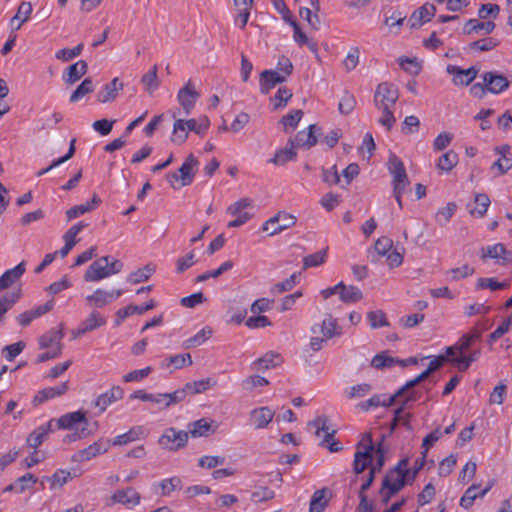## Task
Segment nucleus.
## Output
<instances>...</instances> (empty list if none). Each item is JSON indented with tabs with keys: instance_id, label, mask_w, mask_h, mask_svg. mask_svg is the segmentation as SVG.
Wrapping results in <instances>:
<instances>
[{
	"instance_id": "obj_1",
	"label": "nucleus",
	"mask_w": 512,
	"mask_h": 512,
	"mask_svg": "<svg viewBox=\"0 0 512 512\" xmlns=\"http://www.w3.org/2000/svg\"><path fill=\"white\" fill-rule=\"evenodd\" d=\"M188 441V432L177 430L174 427L167 428L159 438V445L169 451H177L186 446Z\"/></svg>"
},
{
	"instance_id": "obj_2",
	"label": "nucleus",
	"mask_w": 512,
	"mask_h": 512,
	"mask_svg": "<svg viewBox=\"0 0 512 512\" xmlns=\"http://www.w3.org/2000/svg\"><path fill=\"white\" fill-rule=\"evenodd\" d=\"M250 207H252V200L249 198H242L231 204L227 208V214L235 216L236 218L230 221L227 226L229 228H237L249 221L253 216V214L247 211Z\"/></svg>"
},
{
	"instance_id": "obj_3",
	"label": "nucleus",
	"mask_w": 512,
	"mask_h": 512,
	"mask_svg": "<svg viewBox=\"0 0 512 512\" xmlns=\"http://www.w3.org/2000/svg\"><path fill=\"white\" fill-rule=\"evenodd\" d=\"M399 98L398 88L388 82L378 84L374 94V105L378 107H394Z\"/></svg>"
},
{
	"instance_id": "obj_4",
	"label": "nucleus",
	"mask_w": 512,
	"mask_h": 512,
	"mask_svg": "<svg viewBox=\"0 0 512 512\" xmlns=\"http://www.w3.org/2000/svg\"><path fill=\"white\" fill-rule=\"evenodd\" d=\"M296 222L297 219L294 215L286 212H278L263 224L262 230L269 232V235L273 236L294 226Z\"/></svg>"
},
{
	"instance_id": "obj_5",
	"label": "nucleus",
	"mask_w": 512,
	"mask_h": 512,
	"mask_svg": "<svg viewBox=\"0 0 512 512\" xmlns=\"http://www.w3.org/2000/svg\"><path fill=\"white\" fill-rule=\"evenodd\" d=\"M388 169L393 177V190H397L398 193L400 190H405L410 182L401 159L396 155H391Z\"/></svg>"
},
{
	"instance_id": "obj_6",
	"label": "nucleus",
	"mask_w": 512,
	"mask_h": 512,
	"mask_svg": "<svg viewBox=\"0 0 512 512\" xmlns=\"http://www.w3.org/2000/svg\"><path fill=\"white\" fill-rule=\"evenodd\" d=\"M110 259V256H103L93 261L84 273V281L88 283H95L110 277V273L107 269L108 261Z\"/></svg>"
},
{
	"instance_id": "obj_7",
	"label": "nucleus",
	"mask_w": 512,
	"mask_h": 512,
	"mask_svg": "<svg viewBox=\"0 0 512 512\" xmlns=\"http://www.w3.org/2000/svg\"><path fill=\"white\" fill-rule=\"evenodd\" d=\"M199 97L200 94L196 91L191 80L178 91L177 100L183 108L185 115H189L192 112Z\"/></svg>"
},
{
	"instance_id": "obj_8",
	"label": "nucleus",
	"mask_w": 512,
	"mask_h": 512,
	"mask_svg": "<svg viewBox=\"0 0 512 512\" xmlns=\"http://www.w3.org/2000/svg\"><path fill=\"white\" fill-rule=\"evenodd\" d=\"M57 425L59 429L64 430H72L76 428L78 425H81V433L84 434L88 425V421L86 419V412L78 410L75 412L64 414L60 418H58Z\"/></svg>"
},
{
	"instance_id": "obj_9",
	"label": "nucleus",
	"mask_w": 512,
	"mask_h": 512,
	"mask_svg": "<svg viewBox=\"0 0 512 512\" xmlns=\"http://www.w3.org/2000/svg\"><path fill=\"white\" fill-rule=\"evenodd\" d=\"M447 361H448V358L444 355H439V356L434 357L430 361L428 368L425 371H423L421 374H419L416 378L408 381L404 386H402L397 391V395H403L405 391L413 388L414 386L419 384L421 381H424L425 379H427L432 372H434L437 369H439L440 367H442V365Z\"/></svg>"
},
{
	"instance_id": "obj_10",
	"label": "nucleus",
	"mask_w": 512,
	"mask_h": 512,
	"mask_svg": "<svg viewBox=\"0 0 512 512\" xmlns=\"http://www.w3.org/2000/svg\"><path fill=\"white\" fill-rule=\"evenodd\" d=\"M122 294L123 291L121 289L106 291L98 288L91 295L86 297V301L90 306L102 308L118 299Z\"/></svg>"
},
{
	"instance_id": "obj_11",
	"label": "nucleus",
	"mask_w": 512,
	"mask_h": 512,
	"mask_svg": "<svg viewBox=\"0 0 512 512\" xmlns=\"http://www.w3.org/2000/svg\"><path fill=\"white\" fill-rule=\"evenodd\" d=\"M110 447V441L109 440H98L94 442L93 444L89 445L88 447L79 450L73 457L75 461H89L92 458L103 454L108 451Z\"/></svg>"
},
{
	"instance_id": "obj_12",
	"label": "nucleus",
	"mask_w": 512,
	"mask_h": 512,
	"mask_svg": "<svg viewBox=\"0 0 512 512\" xmlns=\"http://www.w3.org/2000/svg\"><path fill=\"white\" fill-rule=\"evenodd\" d=\"M483 82L488 92L492 94H499L509 87L508 79L496 72H486L483 75Z\"/></svg>"
},
{
	"instance_id": "obj_13",
	"label": "nucleus",
	"mask_w": 512,
	"mask_h": 512,
	"mask_svg": "<svg viewBox=\"0 0 512 512\" xmlns=\"http://www.w3.org/2000/svg\"><path fill=\"white\" fill-rule=\"evenodd\" d=\"M141 500L140 494L132 487L126 489L117 490L112 496L111 501L113 503H119L127 508H133L139 505Z\"/></svg>"
},
{
	"instance_id": "obj_14",
	"label": "nucleus",
	"mask_w": 512,
	"mask_h": 512,
	"mask_svg": "<svg viewBox=\"0 0 512 512\" xmlns=\"http://www.w3.org/2000/svg\"><path fill=\"white\" fill-rule=\"evenodd\" d=\"M286 76H283L277 70H264L260 74V91L262 94H268L277 84L286 81Z\"/></svg>"
},
{
	"instance_id": "obj_15",
	"label": "nucleus",
	"mask_w": 512,
	"mask_h": 512,
	"mask_svg": "<svg viewBox=\"0 0 512 512\" xmlns=\"http://www.w3.org/2000/svg\"><path fill=\"white\" fill-rule=\"evenodd\" d=\"M106 324V319L97 311H92L89 316L81 322L78 329L73 332L74 338L91 332Z\"/></svg>"
},
{
	"instance_id": "obj_16",
	"label": "nucleus",
	"mask_w": 512,
	"mask_h": 512,
	"mask_svg": "<svg viewBox=\"0 0 512 512\" xmlns=\"http://www.w3.org/2000/svg\"><path fill=\"white\" fill-rule=\"evenodd\" d=\"M446 70L450 75H453L455 85H469L476 78L478 73V70L474 67L461 69L455 65H448Z\"/></svg>"
},
{
	"instance_id": "obj_17",
	"label": "nucleus",
	"mask_w": 512,
	"mask_h": 512,
	"mask_svg": "<svg viewBox=\"0 0 512 512\" xmlns=\"http://www.w3.org/2000/svg\"><path fill=\"white\" fill-rule=\"evenodd\" d=\"M436 13V7L433 4L426 3L417 10H415L410 19V27L412 29L418 28L424 23L430 21Z\"/></svg>"
},
{
	"instance_id": "obj_18",
	"label": "nucleus",
	"mask_w": 512,
	"mask_h": 512,
	"mask_svg": "<svg viewBox=\"0 0 512 512\" xmlns=\"http://www.w3.org/2000/svg\"><path fill=\"white\" fill-rule=\"evenodd\" d=\"M123 395L124 391L120 386H113L110 390L99 395L96 398L94 405L99 408L100 412H104L108 406L118 400H121Z\"/></svg>"
},
{
	"instance_id": "obj_19",
	"label": "nucleus",
	"mask_w": 512,
	"mask_h": 512,
	"mask_svg": "<svg viewBox=\"0 0 512 512\" xmlns=\"http://www.w3.org/2000/svg\"><path fill=\"white\" fill-rule=\"evenodd\" d=\"M198 165V160L194 157L193 154H190L182 164V166L178 169L179 178H180V186H188L190 185L195 177V168Z\"/></svg>"
},
{
	"instance_id": "obj_20",
	"label": "nucleus",
	"mask_w": 512,
	"mask_h": 512,
	"mask_svg": "<svg viewBox=\"0 0 512 512\" xmlns=\"http://www.w3.org/2000/svg\"><path fill=\"white\" fill-rule=\"evenodd\" d=\"M374 445L370 443L364 448L363 451H357L354 455L353 470L356 474L362 473L373 460Z\"/></svg>"
},
{
	"instance_id": "obj_21",
	"label": "nucleus",
	"mask_w": 512,
	"mask_h": 512,
	"mask_svg": "<svg viewBox=\"0 0 512 512\" xmlns=\"http://www.w3.org/2000/svg\"><path fill=\"white\" fill-rule=\"evenodd\" d=\"M318 130L320 129L316 125L312 124L306 130L299 131L295 138H292L295 142V146L306 149H310L315 146L318 141L315 133Z\"/></svg>"
},
{
	"instance_id": "obj_22",
	"label": "nucleus",
	"mask_w": 512,
	"mask_h": 512,
	"mask_svg": "<svg viewBox=\"0 0 512 512\" xmlns=\"http://www.w3.org/2000/svg\"><path fill=\"white\" fill-rule=\"evenodd\" d=\"M274 417V412L269 407H260L250 413V423L256 429H263L268 426Z\"/></svg>"
},
{
	"instance_id": "obj_23",
	"label": "nucleus",
	"mask_w": 512,
	"mask_h": 512,
	"mask_svg": "<svg viewBox=\"0 0 512 512\" xmlns=\"http://www.w3.org/2000/svg\"><path fill=\"white\" fill-rule=\"evenodd\" d=\"M88 70V65L85 60H79L70 65L63 74V80L66 84L72 85L79 81Z\"/></svg>"
},
{
	"instance_id": "obj_24",
	"label": "nucleus",
	"mask_w": 512,
	"mask_h": 512,
	"mask_svg": "<svg viewBox=\"0 0 512 512\" xmlns=\"http://www.w3.org/2000/svg\"><path fill=\"white\" fill-rule=\"evenodd\" d=\"M308 426L315 429V435L320 437L321 432L324 433L323 442H329L336 433V430L328 425V417L321 415L308 423Z\"/></svg>"
},
{
	"instance_id": "obj_25",
	"label": "nucleus",
	"mask_w": 512,
	"mask_h": 512,
	"mask_svg": "<svg viewBox=\"0 0 512 512\" xmlns=\"http://www.w3.org/2000/svg\"><path fill=\"white\" fill-rule=\"evenodd\" d=\"M25 262L22 261L12 269L6 270L0 277V290H5L16 283L25 273Z\"/></svg>"
},
{
	"instance_id": "obj_26",
	"label": "nucleus",
	"mask_w": 512,
	"mask_h": 512,
	"mask_svg": "<svg viewBox=\"0 0 512 512\" xmlns=\"http://www.w3.org/2000/svg\"><path fill=\"white\" fill-rule=\"evenodd\" d=\"M412 482L410 477L397 470H390L384 477L382 483L384 487L392 488V492H399L406 483Z\"/></svg>"
},
{
	"instance_id": "obj_27",
	"label": "nucleus",
	"mask_w": 512,
	"mask_h": 512,
	"mask_svg": "<svg viewBox=\"0 0 512 512\" xmlns=\"http://www.w3.org/2000/svg\"><path fill=\"white\" fill-rule=\"evenodd\" d=\"M295 148V142L292 138H290L287 142V147L277 150L274 157L269 159V163L274 165H284L288 161L294 160L297 156Z\"/></svg>"
},
{
	"instance_id": "obj_28",
	"label": "nucleus",
	"mask_w": 512,
	"mask_h": 512,
	"mask_svg": "<svg viewBox=\"0 0 512 512\" xmlns=\"http://www.w3.org/2000/svg\"><path fill=\"white\" fill-rule=\"evenodd\" d=\"M156 306V303L153 299H150L145 305L138 306L130 304L122 309L117 311V321L116 324L119 325L125 318L133 314H144L145 312L152 310Z\"/></svg>"
},
{
	"instance_id": "obj_29",
	"label": "nucleus",
	"mask_w": 512,
	"mask_h": 512,
	"mask_svg": "<svg viewBox=\"0 0 512 512\" xmlns=\"http://www.w3.org/2000/svg\"><path fill=\"white\" fill-rule=\"evenodd\" d=\"M122 89L123 83L116 77L111 82L107 83L103 90L98 92L97 100L100 103L111 102L117 97L118 91Z\"/></svg>"
},
{
	"instance_id": "obj_30",
	"label": "nucleus",
	"mask_w": 512,
	"mask_h": 512,
	"mask_svg": "<svg viewBox=\"0 0 512 512\" xmlns=\"http://www.w3.org/2000/svg\"><path fill=\"white\" fill-rule=\"evenodd\" d=\"M68 390V382L60 383L55 387H47L40 390L34 397V402L41 404L46 400L53 399L55 397L65 394Z\"/></svg>"
},
{
	"instance_id": "obj_31",
	"label": "nucleus",
	"mask_w": 512,
	"mask_h": 512,
	"mask_svg": "<svg viewBox=\"0 0 512 512\" xmlns=\"http://www.w3.org/2000/svg\"><path fill=\"white\" fill-rule=\"evenodd\" d=\"M33 8L30 2H22L16 14L10 20L12 30H19L21 26L30 19Z\"/></svg>"
},
{
	"instance_id": "obj_32",
	"label": "nucleus",
	"mask_w": 512,
	"mask_h": 512,
	"mask_svg": "<svg viewBox=\"0 0 512 512\" xmlns=\"http://www.w3.org/2000/svg\"><path fill=\"white\" fill-rule=\"evenodd\" d=\"M63 337V328H60L59 330H49L39 338V347L41 349H47L49 347H53V349H55L58 348V346L62 347L61 340Z\"/></svg>"
},
{
	"instance_id": "obj_33",
	"label": "nucleus",
	"mask_w": 512,
	"mask_h": 512,
	"mask_svg": "<svg viewBox=\"0 0 512 512\" xmlns=\"http://www.w3.org/2000/svg\"><path fill=\"white\" fill-rule=\"evenodd\" d=\"M100 203L101 199L96 194H94L90 202L76 205L66 211L68 221L73 220L87 212L93 211L100 205Z\"/></svg>"
},
{
	"instance_id": "obj_34",
	"label": "nucleus",
	"mask_w": 512,
	"mask_h": 512,
	"mask_svg": "<svg viewBox=\"0 0 512 512\" xmlns=\"http://www.w3.org/2000/svg\"><path fill=\"white\" fill-rule=\"evenodd\" d=\"M51 431V421L33 430L26 439L27 446L37 449Z\"/></svg>"
},
{
	"instance_id": "obj_35",
	"label": "nucleus",
	"mask_w": 512,
	"mask_h": 512,
	"mask_svg": "<svg viewBox=\"0 0 512 512\" xmlns=\"http://www.w3.org/2000/svg\"><path fill=\"white\" fill-rule=\"evenodd\" d=\"M400 396L401 395H397V392L389 397H386L385 395H374L368 400L361 402L358 406L364 411H368L371 408H376L379 406L388 407L391 406L395 399Z\"/></svg>"
},
{
	"instance_id": "obj_36",
	"label": "nucleus",
	"mask_w": 512,
	"mask_h": 512,
	"mask_svg": "<svg viewBox=\"0 0 512 512\" xmlns=\"http://www.w3.org/2000/svg\"><path fill=\"white\" fill-rule=\"evenodd\" d=\"M507 250L501 243H497L482 249V259L491 258L497 260L498 263L505 264L508 261Z\"/></svg>"
},
{
	"instance_id": "obj_37",
	"label": "nucleus",
	"mask_w": 512,
	"mask_h": 512,
	"mask_svg": "<svg viewBox=\"0 0 512 512\" xmlns=\"http://www.w3.org/2000/svg\"><path fill=\"white\" fill-rule=\"evenodd\" d=\"M144 435V428L142 426L132 427L128 432L118 435L110 442L113 446H122L130 442H134L142 438Z\"/></svg>"
},
{
	"instance_id": "obj_38",
	"label": "nucleus",
	"mask_w": 512,
	"mask_h": 512,
	"mask_svg": "<svg viewBox=\"0 0 512 512\" xmlns=\"http://www.w3.org/2000/svg\"><path fill=\"white\" fill-rule=\"evenodd\" d=\"M317 326L312 327V332L315 334L317 333ZM319 331L327 339H331L335 336L340 335V332L338 331V323L335 318L332 317V315H328L322 322L321 325L318 326Z\"/></svg>"
},
{
	"instance_id": "obj_39",
	"label": "nucleus",
	"mask_w": 512,
	"mask_h": 512,
	"mask_svg": "<svg viewBox=\"0 0 512 512\" xmlns=\"http://www.w3.org/2000/svg\"><path fill=\"white\" fill-rule=\"evenodd\" d=\"M192 363H193V361H192L191 355L189 353H184V354L173 355V356L166 358L161 363V367L167 368V369L170 367H173V369L176 370V369H181L185 366H190V365H192Z\"/></svg>"
},
{
	"instance_id": "obj_40",
	"label": "nucleus",
	"mask_w": 512,
	"mask_h": 512,
	"mask_svg": "<svg viewBox=\"0 0 512 512\" xmlns=\"http://www.w3.org/2000/svg\"><path fill=\"white\" fill-rule=\"evenodd\" d=\"M281 356L274 352H268L258 360L253 362V368L255 370H268L270 368L276 367L281 363Z\"/></svg>"
},
{
	"instance_id": "obj_41",
	"label": "nucleus",
	"mask_w": 512,
	"mask_h": 512,
	"mask_svg": "<svg viewBox=\"0 0 512 512\" xmlns=\"http://www.w3.org/2000/svg\"><path fill=\"white\" fill-rule=\"evenodd\" d=\"M395 365H401L405 367L406 362L401 361V359L391 357L385 353L375 355L371 361V366L374 367L375 369L390 368Z\"/></svg>"
},
{
	"instance_id": "obj_42",
	"label": "nucleus",
	"mask_w": 512,
	"mask_h": 512,
	"mask_svg": "<svg viewBox=\"0 0 512 512\" xmlns=\"http://www.w3.org/2000/svg\"><path fill=\"white\" fill-rule=\"evenodd\" d=\"M491 201L487 194L485 193H476L474 196V204L475 207L469 210V213L472 216H477L482 218L490 205Z\"/></svg>"
},
{
	"instance_id": "obj_43",
	"label": "nucleus",
	"mask_w": 512,
	"mask_h": 512,
	"mask_svg": "<svg viewBox=\"0 0 512 512\" xmlns=\"http://www.w3.org/2000/svg\"><path fill=\"white\" fill-rule=\"evenodd\" d=\"M184 119H176L173 125L171 141L176 145H182L188 138L189 130L187 129Z\"/></svg>"
},
{
	"instance_id": "obj_44",
	"label": "nucleus",
	"mask_w": 512,
	"mask_h": 512,
	"mask_svg": "<svg viewBox=\"0 0 512 512\" xmlns=\"http://www.w3.org/2000/svg\"><path fill=\"white\" fill-rule=\"evenodd\" d=\"M141 83L143 84L145 90L150 94L158 89L160 81L158 78L157 65H154L147 73L142 76Z\"/></svg>"
},
{
	"instance_id": "obj_45",
	"label": "nucleus",
	"mask_w": 512,
	"mask_h": 512,
	"mask_svg": "<svg viewBox=\"0 0 512 512\" xmlns=\"http://www.w3.org/2000/svg\"><path fill=\"white\" fill-rule=\"evenodd\" d=\"M495 29L494 22H480L477 19H470L464 26V33L471 34L484 30L486 34H490Z\"/></svg>"
},
{
	"instance_id": "obj_46",
	"label": "nucleus",
	"mask_w": 512,
	"mask_h": 512,
	"mask_svg": "<svg viewBox=\"0 0 512 512\" xmlns=\"http://www.w3.org/2000/svg\"><path fill=\"white\" fill-rule=\"evenodd\" d=\"M155 272V267L148 264L132 273L127 277V281L131 284H139L147 281Z\"/></svg>"
},
{
	"instance_id": "obj_47",
	"label": "nucleus",
	"mask_w": 512,
	"mask_h": 512,
	"mask_svg": "<svg viewBox=\"0 0 512 512\" xmlns=\"http://www.w3.org/2000/svg\"><path fill=\"white\" fill-rule=\"evenodd\" d=\"M341 301L345 303L357 302L363 298L361 290L355 286H346L342 282L341 290L339 291Z\"/></svg>"
},
{
	"instance_id": "obj_48",
	"label": "nucleus",
	"mask_w": 512,
	"mask_h": 512,
	"mask_svg": "<svg viewBox=\"0 0 512 512\" xmlns=\"http://www.w3.org/2000/svg\"><path fill=\"white\" fill-rule=\"evenodd\" d=\"M186 396L187 393L184 387L172 393H162V409L169 408L172 405L184 401Z\"/></svg>"
},
{
	"instance_id": "obj_49",
	"label": "nucleus",
	"mask_w": 512,
	"mask_h": 512,
	"mask_svg": "<svg viewBox=\"0 0 512 512\" xmlns=\"http://www.w3.org/2000/svg\"><path fill=\"white\" fill-rule=\"evenodd\" d=\"M290 24L292 25L293 30H294L293 37H294L295 42H297L299 45L306 44L311 52L317 54V52H318L317 44L308 39L306 34L301 31L299 25L295 21L291 20Z\"/></svg>"
},
{
	"instance_id": "obj_50",
	"label": "nucleus",
	"mask_w": 512,
	"mask_h": 512,
	"mask_svg": "<svg viewBox=\"0 0 512 512\" xmlns=\"http://www.w3.org/2000/svg\"><path fill=\"white\" fill-rule=\"evenodd\" d=\"M94 91V84L91 78H85L82 83L70 95V102L74 103L82 99L87 94Z\"/></svg>"
},
{
	"instance_id": "obj_51",
	"label": "nucleus",
	"mask_w": 512,
	"mask_h": 512,
	"mask_svg": "<svg viewBox=\"0 0 512 512\" xmlns=\"http://www.w3.org/2000/svg\"><path fill=\"white\" fill-rule=\"evenodd\" d=\"M457 163L458 155L454 151L450 150L439 158L437 168L441 171L449 172Z\"/></svg>"
},
{
	"instance_id": "obj_52",
	"label": "nucleus",
	"mask_w": 512,
	"mask_h": 512,
	"mask_svg": "<svg viewBox=\"0 0 512 512\" xmlns=\"http://www.w3.org/2000/svg\"><path fill=\"white\" fill-rule=\"evenodd\" d=\"M327 248L317 251L303 258V268L318 267L326 261Z\"/></svg>"
},
{
	"instance_id": "obj_53",
	"label": "nucleus",
	"mask_w": 512,
	"mask_h": 512,
	"mask_svg": "<svg viewBox=\"0 0 512 512\" xmlns=\"http://www.w3.org/2000/svg\"><path fill=\"white\" fill-rule=\"evenodd\" d=\"M509 281L498 282L494 278H479L476 284L477 289H490L492 291L503 290L508 288Z\"/></svg>"
},
{
	"instance_id": "obj_54",
	"label": "nucleus",
	"mask_w": 512,
	"mask_h": 512,
	"mask_svg": "<svg viewBox=\"0 0 512 512\" xmlns=\"http://www.w3.org/2000/svg\"><path fill=\"white\" fill-rule=\"evenodd\" d=\"M325 493V489L317 490L314 492L310 501L309 512H322L325 509L327 506Z\"/></svg>"
},
{
	"instance_id": "obj_55",
	"label": "nucleus",
	"mask_w": 512,
	"mask_h": 512,
	"mask_svg": "<svg viewBox=\"0 0 512 512\" xmlns=\"http://www.w3.org/2000/svg\"><path fill=\"white\" fill-rule=\"evenodd\" d=\"M212 335V329L205 327L198 331L194 336L186 340L185 344L187 348L197 347L206 342Z\"/></svg>"
},
{
	"instance_id": "obj_56",
	"label": "nucleus",
	"mask_w": 512,
	"mask_h": 512,
	"mask_svg": "<svg viewBox=\"0 0 512 512\" xmlns=\"http://www.w3.org/2000/svg\"><path fill=\"white\" fill-rule=\"evenodd\" d=\"M211 379H202L197 381L188 382L184 385L187 395L188 394H199L205 392L211 387Z\"/></svg>"
},
{
	"instance_id": "obj_57",
	"label": "nucleus",
	"mask_w": 512,
	"mask_h": 512,
	"mask_svg": "<svg viewBox=\"0 0 512 512\" xmlns=\"http://www.w3.org/2000/svg\"><path fill=\"white\" fill-rule=\"evenodd\" d=\"M210 424L205 419H199L188 425V435L193 437L206 436L210 430Z\"/></svg>"
},
{
	"instance_id": "obj_58",
	"label": "nucleus",
	"mask_w": 512,
	"mask_h": 512,
	"mask_svg": "<svg viewBox=\"0 0 512 512\" xmlns=\"http://www.w3.org/2000/svg\"><path fill=\"white\" fill-rule=\"evenodd\" d=\"M185 122L187 123L186 126L189 131L195 132L200 136H203L206 133L210 125L207 117H203L199 121L196 119H188L185 120Z\"/></svg>"
},
{
	"instance_id": "obj_59",
	"label": "nucleus",
	"mask_w": 512,
	"mask_h": 512,
	"mask_svg": "<svg viewBox=\"0 0 512 512\" xmlns=\"http://www.w3.org/2000/svg\"><path fill=\"white\" fill-rule=\"evenodd\" d=\"M84 45L83 43H79L74 48H63L56 52L55 57L58 60L63 62H68L76 57H78L83 51Z\"/></svg>"
},
{
	"instance_id": "obj_60",
	"label": "nucleus",
	"mask_w": 512,
	"mask_h": 512,
	"mask_svg": "<svg viewBox=\"0 0 512 512\" xmlns=\"http://www.w3.org/2000/svg\"><path fill=\"white\" fill-rule=\"evenodd\" d=\"M367 319L373 329L389 326L386 314L382 310L368 312Z\"/></svg>"
},
{
	"instance_id": "obj_61",
	"label": "nucleus",
	"mask_w": 512,
	"mask_h": 512,
	"mask_svg": "<svg viewBox=\"0 0 512 512\" xmlns=\"http://www.w3.org/2000/svg\"><path fill=\"white\" fill-rule=\"evenodd\" d=\"M480 485L473 484L471 485L463 494V496L460 499V506L469 509L474 504V501L480 497L479 493H477V490L479 489Z\"/></svg>"
},
{
	"instance_id": "obj_62",
	"label": "nucleus",
	"mask_w": 512,
	"mask_h": 512,
	"mask_svg": "<svg viewBox=\"0 0 512 512\" xmlns=\"http://www.w3.org/2000/svg\"><path fill=\"white\" fill-rule=\"evenodd\" d=\"M275 497V492L267 486H259L251 494V501L261 503L271 500Z\"/></svg>"
},
{
	"instance_id": "obj_63",
	"label": "nucleus",
	"mask_w": 512,
	"mask_h": 512,
	"mask_svg": "<svg viewBox=\"0 0 512 512\" xmlns=\"http://www.w3.org/2000/svg\"><path fill=\"white\" fill-rule=\"evenodd\" d=\"M392 108L393 107H385V106L377 108L382 113L378 122L380 125L384 126L388 131L391 130L396 123V118L394 116Z\"/></svg>"
},
{
	"instance_id": "obj_64",
	"label": "nucleus",
	"mask_w": 512,
	"mask_h": 512,
	"mask_svg": "<svg viewBox=\"0 0 512 512\" xmlns=\"http://www.w3.org/2000/svg\"><path fill=\"white\" fill-rule=\"evenodd\" d=\"M302 117L303 111L300 109L293 110L287 115L283 116L281 119V123L284 126V130L287 131L289 128H296Z\"/></svg>"
}]
</instances>
